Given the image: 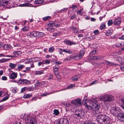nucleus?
Segmentation results:
<instances>
[{"label":"nucleus","instance_id":"obj_32","mask_svg":"<svg viewBox=\"0 0 124 124\" xmlns=\"http://www.w3.org/2000/svg\"><path fill=\"white\" fill-rule=\"evenodd\" d=\"M47 25L48 27H50L54 26L55 25V22L50 23L47 24Z\"/></svg>","mask_w":124,"mask_h":124},{"label":"nucleus","instance_id":"obj_41","mask_svg":"<svg viewBox=\"0 0 124 124\" xmlns=\"http://www.w3.org/2000/svg\"><path fill=\"white\" fill-rule=\"evenodd\" d=\"M43 73V70L41 71H38L36 72V74L37 75L41 74Z\"/></svg>","mask_w":124,"mask_h":124},{"label":"nucleus","instance_id":"obj_58","mask_svg":"<svg viewBox=\"0 0 124 124\" xmlns=\"http://www.w3.org/2000/svg\"><path fill=\"white\" fill-rule=\"evenodd\" d=\"M119 66V65L118 64L115 63L114 62H112V66Z\"/></svg>","mask_w":124,"mask_h":124},{"label":"nucleus","instance_id":"obj_45","mask_svg":"<svg viewBox=\"0 0 124 124\" xmlns=\"http://www.w3.org/2000/svg\"><path fill=\"white\" fill-rule=\"evenodd\" d=\"M30 70V67H27L25 68V70L23 71V72H27V71Z\"/></svg>","mask_w":124,"mask_h":124},{"label":"nucleus","instance_id":"obj_10","mask_svg":"<svg viewBox=\"0 0 124 124\" xmlns=\"http://www.w3.org/2000/svg\"><path fill=\"white\" fill-rule=\"evenodd\" d=\"M64 42L67 45L70 46H71L73 45H75L76 44V42L71 41L70 40L67 39H65L64 41Z\"/></svg>","mask_w":124,"mask_h":124},{"label":"nucleus","instance_id":"obj_52","mask_svg":"<svg viewBox=\"0 0 124 124\" xmlns=\"http://www.w3.org/2000/svg\"><path fill=\"white\" fill-rule=\"evenodd\" d=\"M26 90H27V87H24L22 88L21 90V92H24Z\"/></svg>","mask_w":124,"mask_h":124},{"label":"nucleus","instance_id":"obj_64","mask_svg":"<svg viewBox=\"0 0 124 124\" xmlns=\"http://www.w3.org/2000/svg\"><path fill=\"white\" fill-rule=\"evenodd\" d=\"M119 39H122L124 40V35H123L121 37H119Z\"/></svg>","mask_w":124,"mask_h":124},{"label":"nucleus","instance_id":"obj_42","mask_svg":"<svg viewBox=\"0 0 124 124\" xmlns=\"http://www.w3.org/2000/svg\"><path fill=\"white\" fill-rule=\"evenodd\" d=\"M54 50V48L53 47H50L49 49V51L50 53H52L53 52Z\"/></svg>","mask_w":124,"mask_h":124},{"label":"nucleus","instance_id":"obj_7","mask_svg":"<svg viewBox=\"0 0 124 124\" xmlns=\"http://www.w3.org/2000/svg\"><path fill=\"white\" fill-rule=\"evenodd\" d=\"M39 32L36 31H33L29 32L27 33V35L28 36L31 37H37L39 36Z\"/></svg>","mask_w":124,"mask_h":124},{"label":"nucleus","instance_id":"obj_11","mask_svg":"<svg viewBox=\"0 0 124 124\" xmlns=\"http://www.w3.org/2000/svg\"><path fill=\"white\" fill-rule=\"evenodd\" d=\"M29 118V116L28 115L24 114L21 117V119L22 120H23L24 123H27L28 122Z\"/></svg>","mask_w":124,"mask_h":124},{"label":"nucleus","instance_id":"obj_27","mask_svg":"<svg viewBox=\"0 0 124 124\" xmlns=\"http://www.w3.org/2000/svg\"><path fill=\"white\" fill-rule=\"evenodd\" d=\"M27 63L29 64L31 62H33L34 61V60L33 59V57H32L29 59H27Z\"/></svg>","mask_w":124,"mask_h":124},{"label":"nucleus","instance_id":"obj_36","mask_svg":"<svg viewBox=\"0 0 124 124\" xmlns=\"http://www.w3.org/2000/svg\"><path fill=\"white\" fill-rule=\"evenodd\" d=\"M51 17L50 16H47L43 18V19L45 21L50 19Z\"/></svg>","mask_w":124,"mask_h":124},{"label":"nucleus","instance_id":"obj_38","mask_svg":"<svg viewBox=\"0 0 124 124\" xmlns=\"http://www.w3.org/2000/svg\"><path fill=\"white\" fill-rule=\"evenodd\" d=\"M25 67V66L24 65L19 64L18 65L17 68L19 69H22L24 68Z\"/></svg>","mask_w":124,"mask_h":124},{"label":"nucleus","instance_id":"obj_61","mask_svg":"<svg viewBox=\"0 0 124 124\" xmlns=\"http://www.w3.org/2000/svg\"><path fill=\"white\" fill-rule=\"evenodd\" d=\"M44 34L43 32H39V37H42L44 36Z\"/></svg>","mask_w":124,"mask_h":124},{"label":"nucleus","instance_id":"obj_60","mask_svg":"<svg viewBox=\"0 0 124 124\" xmlns=\"http://www.w3.org/2000/svg\"><path fill=\"white\" fill-rule=\"evenodd\" d=\"M55 26L56 27H59L60 25V23H56V22H55Z\"/></svg>","mask_w":124,"mask_h":124},{"label":"nucleus","instance_id":"obj_5","mask_svg":"<svg viewBox=\"0 0 124 124\" xmlns=\"http://www.w3.org/2000/svg\"><path fill=\"white\" fill-rule=\"evenodd\" d=\"M84 115V113L83 111H79L78 112L74 113L73 116L75 118L78 119H80L83 117Z\"/></svg>","mask_w":124,"mask_h":124},{"label":"nucleus","instance_id":"obj_34","mask_svg":"<svg viewBox=\"0 0 124 124\" xmlns=\"http://www.w3.org/2000/svg\"><path fill=\"white\" fill-rule=\"evenodd\" d=\"M82 124H96L94 122L92 121H87L85 122Z\"/></svg>","mask_w":124,"mask_h":124},{"label":"nucleus","instance_id":"obj_12","mask_svg":"<svg viewBox=\"0 0 124 124\" xmlns=\"http://www.w3.org/2000/svg\"><path fill=\"white\" fill-rule=\"evenodd\" d=\"M59 50L69 54H72L73 52L70 49H62L60 48H59Z\"/></svg>","mask_w":124,"mask_h":124},{"label":"nucleus","instance_id":"obj_49","mask_svg":"<svg viewBox=\"0 0 124 124\" xmlns=\"http://www.w3.org/2000/svg\"><path fill=\"white\" fill-rule=\"evenodd\" d=\"M18 51H14L13 52V54H14L15 55V57L17 56H18Z\"/></svg>","mask_w":124,"mask_h":124},{"label":"nucleus","instance_id":"obj_46","mask_svg":"<svg viewBox=\"0 0 124 124\" xmlns=\"http://www.w3.org/2000/svg\"><path fill=\"white\" fill-rule=\"evenodd\" d=\"M100 108V105H97L95 107V110L96 111L98 110Z\"/></svg>","mask_w":124,"mask_h":124},{"label":"nucleus","instance_id":"obj_16","mask_svg":"<svg viewBox=\"0 0 124 124\" xmlns=\"http://www.w3.org/2000/svg\"><path fill=\"white\" fill-rule=\"evenodd\" d=\"M91 59L92 60H99L100 57V56H90Z\"/></svg>","mask_w":124,"mask_h":124},{"label":"nucleus","instance_id":"obj_25","mask_svg":"<svg viewBox=\"0 0 124 124\" xmlns=\"http://www.w3.org/2000/svg\"><path fill=\"white\" fill-rule=\"evenodd\" d=\"M9 60V59H8L2 58L0 60V63H2L6 62Z\"/></svg>","mask_w":124,"mask_h":124},{"label":"nucleus","instance_id":"obj_28","mask_svg":"<svg viewBox=\"0 0 124 124\" xmlns=\"http://www.w3.org/2000/svg\"><path fill=\"white\" fill-rule=\"evenodd\" d=\"M121 116L120 117V118H118V119L120 120L121 122H124V113H123Z\"/></svg>","mask_w":124,"mask_h":124},{"label":"nucleus","instance_id":"obj_47","mask_svg":"<svg viewBox=\"0 0 124 124\" xmlns=\"http://www.w3.org/2000/svg\"><path fill=\"white\" fill-rule=\"evenodd\" d=\"M75 85L74 84H71V85L68 86L67 89H69L72 88L73 86H74Z\"/></svg>","mask_w":124,"mask_h":124},{"label":"nucleus","instance_id":"obj_59","mask_svg":"<svg viewBox=\"0 0 124 124\" xmlns=\"http://www.w3.org/2000/svg\"><path fill=\"white\" fill-rule=\"evenodd\" d=\"M11 79H12L13 80H10V82H17V81L16 80H15L14 79L15 78H11Z\"/></svg>","mask_w":124,"mask_h":124},{"label":"nucleus","instance_id":"obj_21","mask_svg":"<svg viewBox=\"0 0 124 124\" xmlns=\"http://www.w3.org/2000/svg\"><path fill=\"white\" fill-rule=\"evenodd\" d=\"M34 90V87L33 86L29 87H27V90L29 91H33Z\"/></svg>","mask_w":124,"mask_h":124},{"label":"nucleus","instance_id":"obj_57","mask_svg":"<svg viewBox=\"0 0 124 124\" xmlns=\"http://www.w3.org/2000/svg\"><path fill=\"white\" fill-rule=\"evenodd\" d=\"M44 62H43V61H42L41 62H39L38 63V64L39 66H40L41 65L44 64Z\"/></svg>","mask_w":124,"mask_h":124},{"label":"nucleus","instance_id":"obj_1","mask_svg":"<svg viewBox=\"0 0 124 124\" xmlns=\"http://www.w3.org/2000/svg\"><path fill=\"white\" fill-rule=\"evenodd\" d=\"M96 117L97 122L100 124H108L110 120L109 117L104 115L98 114Z\"/></svg>","mask_w":124,"mask_h":124},{"label":"nucleus","instance_id":"obj_17","mask_svg":"<svg viewBox=\"0 0 124 124\" xmlns=\"http://www.w3.org/2000/svg\"><path fill=\"white\" fill-rule=\"evenodd\" d=\"M72 58V55L68 56L67 58H66L64 59L63 61L64 62H68L70 61L71 59Z\"/></svg>","mask_w":124,"mask_h":124},{"label":"nucleus","instance_id":"obj_63","mask_svg":"<svg viewBox=\"0 0 124 124\" xmlns=\"http://www.w3.org/2000/svg\"><path fill=\"white\" fill-rule=\"evenodd\" d=\"M37 97H34L31 99V100L32 101H36L37 100Z\"/></svg>","mask_w":124,"mask_h":124},{"label":"nucleus","instance_id":"obj_6","mask_svg":"<svg viewBox=\"0 0 124 124\" xmlns=\"http://www.w3.org/2000/svg\"><path fill=\"white\" fill-rule=\"evenodd\" d=\"M85 51V50H81L80 51L78 55H76L75 56L72 55V58H74V59L76 60H78L82 58L84 55Z\"/></svg>","mask_w":124,"mask_h":124},{"label":"nucleus","instance_id":"obj_56","mask_svg":"<svg viewBox=\"0 0 124 124\" xmlns=\"http://www.w3.org/2000/svg\"><path fill=\"white\" fill-rule=\"evenodd\" d=\"M85 107L88 109L90 110L92 109V107L87 104L85 105Z\"/></svg>","mask_w":124,"mask_h":124},{"label":"nucleus","instance_id":"obj_23","mask_svg":"<svg viewBox=\"0 0 124 124\" xmlns=\"http://www.w3.org/2000/svg\"><path fill=\"white\" fill-rule=\"evenodd\" d=\"M62 34V32L61 31L58 32H55L53 33V36L54 37H56L59 36H60Z\"/></svg>","mask_w":124,"mask_h":124},{"label":"nucleus","instance_id":"obj_13","mask_svg":"<svg viewBox=\"0 0 124 124\" xmlns=\"http://www.w3.org/2000/svg\"><path fill=\"white\" fill-rule=\"evenodd\" d=\"M30 120V124H37V120L34 117H31Z\"/></svg>","mask_w":124,"mask_h":124},{"label":"nucleus","instance_id":"obj_53","mask_svg":"<svg viewBox=\"0 0 124 124\" xmlns=\"http://www.w3.org/2000/svg\"><path fill=\"white\" fill-rule=\"evenodd\" d=\"M82 10H83V9H81L78 11L77 12V14H78L79 15H82V12L81 11Z\"/></svg>","mask_w":124,"mask_h":124},{"label":"nucleus","instance_id":"obj_44","mask_svg":"<svg viewBox=\"0 0 124 124\" xmlns=\"http://www.w3.org/2000/svg\"><path fill=\"white\" fill-rule=\"evenodd\" d=\"M29 29V28L27 26H26L24 28H23L22 30L24 31H27Z\"/></svg>","mask_w":124,"mask_h":124},{"label":"nucleus","instance_id":"obj_26","mask_svg":"<svg viewBox=\"0 0 124 124\" xmlns=\"http://www.w3.org/2000/svg\"><path fill=\"white\" fill-rule=\"evenodd\" d=\"M112 31L109 30L106 32L105 35L107 36L111 35L112 33Z\"/></svg>","mask_w":124,"mask_h":124},{"label":"nucleus","instance_id":"obj_24","mask_svg":"<svg viewBox=\"0 0 124 124\" xmlns=\"http://www.w3.org/2000/svg\"><path fill=\"white\" fill-rule=\"evenodd\" d=\"M3 48L5 50H8L10 48L9 47L8 45L6 44L2 46Z\"/></svg>","mask_w":124,"mask_h":124},{"label":"nucleus","instance_id":"obj_35","mask_svg":"<svg viewBox=\"0 0 124 124\" xmlns=\"http://www.w3.org/2000/svg\"><path fill=\"white\" fill-rule=\"evenodd\" d=\"M124 45V44H122L121 43H119V42H117L116 43V44L115 45V46L117 47H119L122 46Z\"/></svg>","mask_w":124,"mask_h":124},{"label":"nucleus","instance_id":"obj_9","mask_svg":"<svg viewBox=\"0 0 124 124\" xmlns=\"http://www.w3.org/2000/svg\"><path fill=\"white\" fill-rule=\"evenodd\" d=\"M35 81L34 80L31 81V80L30 81H28L26 79H19L17 81L18 83L20 84H23L24 83H28L29 84L31 83L34 82Z\"/></svg>","mask_w":124,"mask_h":124},{"label":"nucleus","instance_id":"obj_43","mask_svg":"<svg viewBox=\"0 0 124 124\" xmlns=\"http://www.w3.org/2000/svg\"><path fill=\"white\" fill-rule=\"evenodd\" d=\"M113 22L112 20H109L108 22V26L111 25L113 23Z\"/></svg>","mask_w":124,"mask_h":124},{"label":"nucleus","instance_id":"obj_8","mask_svg":"<svg viewBox=\"0 0 124 124\" xmlns=\"http://www.w3.org/2000/svg\"><path fill=\"white\" fill-rule=\"evenodd\" d=\"M81 99L79 98H78L72 101L71 103L76 106H81Z\"/></svg>","mask_w":124,"mask_h":124},{"label":"nucleus","instance_id":"obj_29","mask_svg":"<svg viewBox=\"0 0 124 124\" xmlns=\"http://www.w3.org/2000/svg\"><path fill=\"white\" fill-rule=\"evenodd\" d=\"M32 96V94H27L23 96V97L24 98H27L31 97Z\"/></svg>","mask_w":124,"mask_h":124},{"label":"nucleus","instance_id":"obj_33","mask_svg":"<svg viewBox=\"0 0 124 124\" xmlns=\"http://www.w3.org/2000/svg\"><path fill=\"white\" fill-rule=\"evenodd\" d=\"M17 73H13L11 74L10 78H16L17 77Z\"/></svg>","mask_w":124,"mask_h":124},{"label":"nucleus","instance_id":"obj_48","mask_svg":"<svg viewBox=\"0 0 124 124\" xmlns=\"http://www.w3.org/2000/svg\"><path fill=\"white\" fill-rule=\"evenodd\" d=\"M33 59L35 62H38L40 60V59L39 57H33Z\"/></svg>","mask_w":124,"mask_h":124},{"label":"nucleus","instance_id":"obj_40","mask_svg":"<svg viewBox=\"0 0 124 124\" xmlns=\"http://www.w3.org/2000/svg\"><path fill=\"white\" fill-rule=\"evenodd\" d=\"M97 53V51L95 50L92 51L90 53L91 55L96 54Z\"/></svg>","mask_w":124,"mask_h":124},{"label":"nucleus","instance_id":"obj_30","mask_svg":"<svg viewBox=\"0 0 124 124\" xmlns=\"http://www.w3.org/2000/svg\"><path fill=\"white\" fill-rule=\"evenodd\" d=\"M9 97V96L8 95L4 97L3 99L1 100V101H0V102L4 101L7 100L8 99Z\"/></svg>","mask_w":124,"mask_h":124},{"label":"nucleus","instance_id":"obj_2","mask_svg":"<svg viewBox=\"0 0 124 124\" xmlns=\"http://www.w3.org/2000/svg\"><path fill=\"white\" fill-rule=\"evenodd\" d=\"M111 112L114 116H117L118 118H120L121 115L123 113L119 108L113 107H112Z\"/></svg>","mask_w":124,"mask_h":124},{"label":"nucleus","instance_id":"obj_18","mask_svg":"<svg viewBox=\"0 0 124 124\" xmlns=\"http://www.w3.org/2000/svg\"><path fill=\"white\" fill-rule=\"evenodd\" d=\"M70 8L74 10H77L78 9V6L77 5L75 4L72 5L70 7Z\"/></svg>","mask_w":124,"mask_h":124},{"label":"nucleus","instance_id":"obj_51","mask_svg":"<svg viewBox=\"0 0 124 124\" xmlns=\"http://www.w3.org/2000/svg\"><path fill=\"white\" fill-rule=\"evenodd\" d=\"M93 33L95 35H97L99 33V31L98 30H96L94 31Z\"/></svg>","mask_w":124,"mask_h":124},{"label":"nucleus","instance_id":"obj_31","mask_svg":"<svg viewBox=\"0 0 124 124\" xmlns=\"http://www.w3.org/2000/svg\"><path fill=\"white\" fill-rule=\"evenodd\" d=\"M105 63L107 65L112 66V62L106 60L105 61Z\"/></svg>","mask_w":124,"mask_h":124},{"label":"nucleus","instance_id":"obj_55","mask_svg":"<svg viewBox=\"0 0 124 124\" xmlns=\"http://www.w3.org/2000/svg\"><path fill=\"white\" fill-rule=\"evenodd\" d=\"M17 89L16 88H14L13 89L12 92L13 93H16L17 92Z\"/></svg>","mask_w":124,"mask_h":124},{"label":"nucleus","instance_id":"obj_37","mask_svg":"<svg viewBox=\"0 0 124 124\" xmlns=\"http://www.w3.org/2000/svg\"><path fill=\"white\" fill-rule=\"evenodd\" d=\"M116 61L119 63L121 62L122 59V58L120 56L116 57Z\"/></svg>","mask_w":124,"mask_h":124},{"label":"nucleus","instance_id":"obj_50","mask_svg":"<svg viewBox=\"0 0 124 124\" xmlns=\"http://www.w3.org/2000/svg\"><path fill=\"white\" fill-rule=\"evenodd\" d=\"M105 27L106 26L105 24H103L101 25L100 27L101 30H102L104 29Z\"/></svg>","mask_w":124,"mask_h":124},{"label":"nucleus","instance_id":"obj_54","mask_svg":"<svg viewBox=\"0 0 124 124\" xmlns=\"http://www.w3.org/2000/svg\"><path fill=\"white\" fill-rule=\"evenodd\" d=\"M50 94L48 93H43L41 94V96H46L47 95L49 94Z\"/></svg>","mask_w":124,"mask_h":124},{"label":"nucleus","instance_id":"obj_4","mask_svg":"<svg viewBox=\"0 0 124 124\" xmlns=\"http://www.w3.org/2000/svg\"><path fill=\"white\" fill-rule=\"evenodd\" d=\"M56 124H69V121L66 118H62L57 120Z\"/></svg>","mask_w":124,"mask_h":124},{"label":"nucleus","instance_id":"obj_14","mask_svg":"<svg viewBox=\"0 0 124 124\" xmlns=\"http://www.w3.org/2000/svg\"><path fill=\"white\" fill-rule=\"evenodd\" d=\"M121 23V20L120 18H117L115 20L113 23L114 25H118Z\"/></svg>","mask_w":124,"mask_h":124},{"label":"nucleus","instance_id":"obj_15","mask_svg":"<svg viewBox=\"0 0 124 124\" xmlns=\"http://www.w3.org/2000/svg\"><path fill=\"white\" fill-rule=\"evenodd\" d=\"M8 2L6 0H2L0 3V5L2 6H6L8 4Z\"/></svg>","mask_w":124,"mask_h":124},{"label":"nucleus","instance_id":"obj_20","mask_svg":"<svg viewBox=\"0 0 124 124\" xmlns=\"http://www.w3.org/2000/svg\"><path fill=\"white\" fill-rule=\"evenodd\" d=\"M70 28H72L73 29L72 31L73 32L76 33H79L78 31L75 27H71Z\"/></svg>","mask_w":124,"mask_h":124},{"label":"nucleus","instance_id":"obj_22","mask_svg":"<svg viewBox=\"0 0 124 124\" xmlns=\"http://www.w3.org/2000/svg\"><path fill=\"white\" fill-rule=\"evenodd\" d=\"M44 2V0H35V2L36 4H40Z\"/></svg>","mask_w":124,"mask_h":124},{"label":"nucleus","instance_id":"obj_62","mask_svg":"<svg viewBox=\"0 0 124 124\" xmlns=\"http://www.w3.org/2000/svg\"><path fill=\"white\" fill-rule=\"evenodd\" d=\"M70 104L69 103L68 101H67L66 102V107H68L70 106Z\"/></svg>","mask_w":124,"mask_h":124},{"label":"nucleus","instance_id":"obj_39","mask_svg":"<svg viewBox=\"0 0 124 124\" xmlns=\"http://www.w3.org/2000/svg\"><path fill=\"white\" fill-rule=\"evenodd\" d=\"M59 113L58 110L57 109H54V114L56 115H58Z\"/></svg>","mask_w":124,"mask_h":124},{"label":"nucleus","instance_id":"obj_19","mask_svg":"<svg viewBox=\"0 0 124 124\" xmlns=\"http://www.w3.org/2000/svg\"><path fill=\"white\" fill-rule=\"evenodd\" d=\"M16 64H13L11 63H10L9 64V66L11 69H13L15 68L16 66Z\"/></svg>","mask_w":124,"mask_h":124},{"label":"nucleus","instance_id":"obj_3","mask_svg":"<svg viewBox=\"0 0 124 124\" xmlns=\"http://www.w3.org/2000/svg\"><path fill=\"white\" fill-rule=\"evenodd\" d=\"M101 101H104L109 102L112 101L114 100V98L112 96L107 94H105L100 97Z\"/></svg>","mask_w":124,"mask_h":124}]
</instances>
